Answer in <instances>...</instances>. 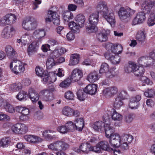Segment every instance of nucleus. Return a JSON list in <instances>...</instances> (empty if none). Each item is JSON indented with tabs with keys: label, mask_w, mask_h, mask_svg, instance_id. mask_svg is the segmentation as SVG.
<instances>
[{
	"label": "nucleus",
	"mask_w": 155,
	"mask_h": 155,
	"mask_svg": "<svg viewBox=\"0 0 155 155\" xmlns=\"http://www.w3.org/2000/svg\"><path fill=\"white\" fill-rule=\"evenodd\" d=\"M104 123L101 121H97L91 126V127L95 131L102 132L104 131L106 137L109 138V143L112 147L120 148L122 150L129 148L128 144L133 139V136L129 134L120 135L117 133H114V128L111 124L112 120L108 115L103 116Z\"/></svg>",
	"instance_id": "1"
},
{
	"label": "nucleus",
	"mask_w": 155,
	"mask_h": 155,
	"mask_svg": "<svg viewBox=\"0 0 155 155\" xmlns=\"http://www.w3.org/2000/svg\"><path fill=\"white\" fill-rule=\"evenodd\" d=\"M96 10L100 12L107 22L112 27H114L116 24V19L113 12L108 13V8L107 3L101 2L97 5Z\"/></svg>",
	"instance_id": "2"
},
{
	"label": "nucleus",
	"mask_w": 155,
	"mask_h": 155,
	"mask_svg": "<svg viewBox=\"0 0 155 155\" xmlns=\"http://www.w3.org/2000/svg\"><path fill=\"white\" fill-rule=\"evenodd\" d=\"M74 19L76 22L73 21L69 22L68 26L71 30L77 32L84 26L86 18L83 14H79L75 16Z\"/></svg>",
	"instance_id": "3"
},
{
	"label": "nucleus",
	"mask_w": 155,
	"mask_h": 155,
	"mask_svg": "<svg viewBox=\"0 0 155 155\" xmlns=\"http://www.w3.org/2000/svg\"><path fill=\"white\" fill-rule=\"evenodd\" d=\"M124 71L127 73L132 72L135 76H140L144 74V69L143 68L137 65L134 62L129 61L124 67Z\"/></svg>",
	"instance_id": "4"
},
{
	"label": "nucleus",
	"mask_w": 155,
	"mask_h": 155,
	"mask_svg": "<svg viewBox=\"0 0 155 155\" xmlns=\"http://www.w3.org/2000/svg\"><path fill=\"white\" fill-rule=\"evenodd\" d=\"M97 11L91 14L88 17V21L89 25L86 26V31L88 33L94 32L99 21V13L100 12L97 10Z\"/></svg>",
	"instance_id": "5"
},
{
	"label": "nucleus",
	"mask_w": 155,
	"mask_h": 155,
	"mask_svg": "<svg viewBox=\"0 0 155 155\" xmlns=\"http://www.w3.org/2000/svg\"><path fill=\"white\" fill-rule=\"evenodd\" d=\"M27 64L18 60H13L10 64L12 71L16 74L23 73L25 70Z\"/></svg>",
	"instance_id": "6"
},
{
	"label": "nucleus",
	"mask_w": 155,
	"mask_h": 155,
	"mask_svg": "<svg viewBox=\"0 0 155 155\" xmlns=\"http://www.w3.org/2000/svg\"><path fill=\"white\" fill-rule=\"evenodd\" d=\"M143 2L141 5V9L147 14H149L147 24L149 26H151L155 25V10Z\"/></svg>",
	"instance_id": "7"
},
{
	"label": "nucleus",
	"mask_w": 155,
	"mask_h": 155,
	"mask_svg": "<svg viewBox=\"0 0 155 155\" xmlns=\"http://www.w3.org/2000/svg\"><path fill=\"white\" fill-rule=\"evenodd\" d=\"M37 19L33 17H28L24 19L22 23V27L25 30L32 31L37 27Z\"/></svg>",
	"instance_id": "8"
},
{
	"label": "nucleus",
	"mask_w": 155,
	"mask_h": 155,
	"mask_svg": "<svg viewBox=\"0 0 155 155\" xmlns=\"http://www.w3.org/2000/svg\"><path fill=\"white\" fill-rule=\"evenodd\" d=\"M11 130L15 134H22L27 133L28 128L25 124L18 123L12 125L11 127Z\"/></svg>",
	"instance_id": "9"
},
{
	"label": "nucleus",
	"mask_w": 155,
	"mask_h": 155,
	"mask_svg": "<svg viewBox=\"0 0 155 155\" xmlns=\"http://www.w3.org/2000/svg\"><path fill=\"white\" fill-rule=\"evenodd\" d=\"M16 30L13 26L5 28L2 32L1 36L4 39H8L12 38L15 34Z\"/></svg>",
	"instance_id": "10"
},
{
	"label": "nucleus",
	"mask_w": 155,
	"mask_h": 155,
	"mask_svg": "<svg viewBox=\"0 0 155 155\" xmlns=\"http://www.w3.org/2000/svg\"><path fill=\"white\" fill-rule=\"evenodd\" d=\"M105 48L107 50L110 51L115 54H121L123 49V47L121 45L110 43L106 44Z\"/></svg>",
	"instance_id": "11"
},
{
	"label": "nucleus",
	"mask_w": 155,
	"mask_h": 155,
	"mask_svg": "<svg viewBox=\"0 0 155 155\" xmlns=\"http://www.w3.org/2000/svg\"><path fill=\"white\" fill-rule=\"evenodd\" d=\"M110 148L107 141H102L98 143L96 146L94 147V151L96 153H100L101 150L105 151H109Z\"/></svg>",
	"instance_id": "12"
},
{
	"label": "nucleus",
	"mask_w": 155,
	"mask_h": 155,
	"mask_svg": "<svg viewBox=\"0 0 155 155\" xmlns=\"http://www.w3.org/2000/svg\"><path fill=\"white\" fill-rule=\"evenodd\" d=\"M73 150L78 153L81 152L87 153L90 151H94V147L90 146L88 143H81L79 147H75Z\"/></svg>",
	"instance_id": "13"
},
{
	"label": "nucleus",
	"mask_w": 155,
	"mask_h": 155,
	"mask_svg": "<svg viewBox=\"0 0 155 155\" xmlns=\"http://www.w3.org/2000/svg\"><path fill=\"white\" fill-rule=\"evenodd\" d=\"M135 11L130 8L127 9L121 8L118 12V15L119 18L122 21H124L129 18L132 14L134 13Z\"/></svg>",
	"instance_id": "14"
},
{
	"label": "nucleus",
	"mask_w": 155,
	"mask_h": 155,
	"mask_svg": "<svg viewBox=\"0 0 155 155\" xmlns=\"http://www.w3.org/2000/svg\"><path fill=\"white\" fill-rule=\"evenodd\" d=\"M83 76L82 71L78 68H75L72 71L70 79L72 82H76L79 81Z\"/></svg>",
	"instance_id": "15"
},
{
	"label": "nucleus",
	"mask_w": 155,
	"mask_h": 155,
	"mask_svg": "<svg viewBox=\"0 0 155 155\" xmlns=\"http://www.w3.org/2000/svg\"><path fill=\"white\" fill-rule=\"evenodd\" d=\"M146 20L145 13L143 12L137 13L136 16L133 19L131 24L135 25L143 23Z\"/></svg>",
	"instance_id": "16"
},
{
	"label": "nucleus",
	"mask_w": 155,
	"mask_h": 155,
	"mask_svg": "<svg viewBox=\"0 0 155 155\" xmlns=\"http://www.w3.org/2000/svg\"><path fill=\"white\" fill-rule=\"evenodd\" d=\"M16 19V16L14 14H8L4 17L1 24L2 26L12 24L15 22Z\"/></svg>",
	"instance_id": "17"
},
{
	"label": "nucleus",
	"mask_w": 155,
	"mask_h": 155,
	"mask_svg": "<svg viewBox=\"0 0 155 155\" xmlns=\"http://www.w3.org/2000/svg\"><path fill=\"white\" fill-rule=\"evenodd\" d=\"M24 138L27 141L33 144L38 143L43 141L42 138L35 135H25L24 136Z\"/></svg>",
	"instance_id": "18"
},
{
	"label": "nucleus",
	"mask_w": 155,
	"mask_h": 155,
	"mask_svg": "<svg viewBox=\"0 0 155 155\" xmlns=\"http://www.w3.org/2000/svg\"><path fill=\"white\" fill-rule=\"evenodd\" d=\"M118 91L117 88L115 86H112L105 88L102 91L103 94L107 97L114 96Z\"/></svg>",
	"instance_id": "19"
},
{
	"label": "nucleus",
	"mask_w": 155,
	"mask_h": 155,
	"mask_svg": "<svg viewBox=\"0 0 155 155\" xmlns=\"http://www.w3.org/2000/svg\"><path fill=\"white\" fill-rule=\"evenodd\" d=\"M17 111L20 113L21 115L19 117L20 120H25L29 114V110L27 107L21 106H17L16 107Z\"/></svg>",
	"instance_id": "20"
},
{
	"label": "nucleus",
	"mask_w": 155,
	"mask_h": 155,
	"mask_svg": "<svg viewBox=\"0 0 155 155\" xmlns=\"http://www.w3.org/2000/svg\"><path fill=\"white\" fill-rule=\"evenodd\" d=\"M100 74L105 73L107 78H111L113 77V75L110 71L109 67L108 64L105 63H103L99 70Z\"/></svg>",
	"instance_id": "21"
},
{
	"label": "nucleus",
	"mask_w": 155,
	"mask_h": 155,
	"mask_svg": "<svg viewBox=\"0 0 155 155\" xmlns=\"http://www.w3.org/2000/svg\"><path fill=\"white\" fill-rule=\"evenodd\" d=\"M97 85L95 84H89L83 89V91L87 94L93 95L97 92Z\"/></svg>",
	"instance_id": "22"
},
{
	"label": "nucleus",
	"mask_w": 155,
	"mask_h": 155,
	"mask_svg": "<svg viewBox=\"0 0 155 155\" xmlns=\"http://www.w3.org/2000/svg\"><path fill=\"white\" fill-rule=\"evenodd\" d=\"M75 128L78 131L82 130L84 126V121L82 117L76 118L74 121Z\"/></svg>",
	"instance_id": "23"
},
{
	"label": "nucleus",
	"mask_w": 155,
	"mask_h": 155,
	"mask_svg": "<svg viewBox=\"0 0 155 155\" xmlns=\"http://www.w3.org/2000/svg\"><path fill=\"white\" fill-rule=\"evenodd\" d=\"M110 33L109 30H103L97 35V40L101 42L106 41L107 39V35Z\"/></svg>",
	"instance_id": "24"
},
{
	"label": "nucleus",
	"mask_w": 155,
	"mask_h": 155,
	"mask_svg": "<svg viewBox=\"0 0 155 155\" xmlns=\"http://www.w3.org/2000/svg\"><path fill=\"white\" fill-rule=\"evenodd\" d=\"M148 56H145L140 57L137 60L139 65L142 67H147L151 66L153 64L148 61Z\"/></svg>",
	"instance_id": "25"
},
{
	"label": "nucleus",
	"mask_w": 155,
	"mask_h": 155,
	"mask_svg": "<svg viewBox=\"0 0 155 155\" xmlns=\"http://www.w3.org/2000/svg\"><path fill=\"white\" fill-rule=\"evenodd\" d=\"M28 95L29 98L33 102H36L39 99V94L33 88H31L29 89Z\"/></svg>",
	"instance_id": "26"
},
{
	"label": "nucleus",
	"mask_w": 155,
	"mask_h": 155,
	"mask_svg": "<svg viewBox=\"0 0 155 155\" xmlns=\"http://www.w3.org/2000/svg\"><path fill=\"white\" fill-rule=\"evenodd\" d=\"M38 46L37 43L35 41H33L30 44L27 48V52L29 55H31L37 52Z\"/></svg>",
	"instance_id": "27"
},
{
	"label": "nucleus",
	"mask_w": 155,
	"mask_h": 155,
	"mask_svg": "<svg viewBox=\"0 0 155 155\" xmlns=\"http://www.w3.org/2000/svg\"><path fill=\"white\" fill-rule=\"evenodd\" d=\"M5 51L8 57L11 59L13 58L16 54V52L13 48L10 45L6 46Z\"/></svg>",
	"instance_id": "28"
},
{
	"label": "nucleus",
	"mask_w": 155,
	"mask_h": 155,
	"mask_svg": "<svg viewBox=\"0 0 155 155\" xmlns=\"http://www.w3.org/2000/svg\"><path fill=\"white\" fill-rule=\"evenodd\" d=\"M46 35L45 29L40 28L35 30L33 33V36L36 38L40 39L43 38Z\"/></svg>",
	"instance_id": "29"
},
{
	"label": "nucleus",
	"mask_w": 155,
	"mask_h": 155,
	"mask_svg": "<svg viewBox=\"0 0 155 155\" xmlns=\"http://www.w3.org/2000/svg\"><path fill=\"white\" fill-rule=\"evenodd\" d=\"M105 56L106 58L109 59L113 64H118L120 61V57L117 55L114 56L110 55L108 53L105 54Z\"/></svg>",
	"instance_id": "30"
},
{
	"label": "nucleus",
	"mask_w": 155,
	"mask_h": 155,
	"mask_svg": "<svg viewBox=\"0 0 155 155\" xmlns=\"http://www.w3.org/2000/svg\"><path fill=\"white\" fill-rule=\"evenodd\" d=\"M99 78L98 74L95 71L91 72L87 76V80L90 83H94Z\"/></svg>",
	"instance_id": "31"
},
{
	"label": "nucleus",
	"mask_w": 155,
	"mask_h": 155,
	"mask_svg": "<svg viewBox=\"0 0 155 155\" xmlns=\"http://www.w3.org/2000/svg\"><path fill=\"white\" fill-rule=\"evenodd\" d=\"M57 58L55 57H52L50 54V56L47 59L46 62V68L50 69L52 68L56 64V59Z\"/></svg>",
	"instance_id": "32"
},
{
	"label": "nucleus",
	"mask_w": 155,
	"mask_h": 155,
	"mask_svg": "<svg viewBox=\"0 0 155 155\" xmlns=\"http://www.w3.org/2000/svg\"><path fill=\"white\" fill-rule=\"evenodd\" d=\"M80 57L78 54H71L70 56L69 65L71 66H74L77 65L80 61Z\"/></svg>",
	"instance_id": "33"
},
{
	"label": "nucleus",
	"mask_w": 155,
	"mask_h": 155,
	"mask_svg": "<svg viewBox=\"0 0 155 155\" xmlns=\"http://www.w3.org/2000/svg\"><path fill=\"white\" fill-rule=\"evenodd\" d=\"M62 17L64 22H68L72 20L74 16L73 13L70 11H67L63 13Z\"/></svg>",
	"instance_id": "34"
},
{
	"label": "nucleus",
	"mask_w": 155,
	"mask_h": 155,
	"mask_svg": "<svg viewBox=\"0 0 155 155\" xmlns=\"http://www.w3.org/2000/svg\"><path fill=\"white\" fill-rule=\"evenodd\" d=\"M66 51V49L65 48L59 47L54 50L51 53V56H54L57 58L58 57L65 53Z\"/></svg>",
	"instance_id": "35"
},
{
	"label": "nucleus",
	"mask_w": 155,
	"mask_h": 155,
	"mask_svg": "<svg viewBox=\"0 0 155 155\" xmlns=\"http://www.w3.org/2000/svg\"><path fill=\"white\" fill-rule=\"evenodd\" d=\"M48 89L46 88L41 91L39 93V96H42V100L46 101L51 100V96L50 94H48Z\"/></svg>",
	"instance_id": "36"
},
{
	"label": "nucleus",
	"mask_w": 155,
	"mask_h": 155,
	"mask_svg": "<svg viewBox=\"0 0 155 155\" xmlns=\"http://www.w3.org/2000/svg\"><path fill=\"white\" fill-rule=\"evenodd\" d=\"M16 97L20 101H25L27 99L28 94L26 92L22 91L18 93L16 95Z\"/></svg>",
	"instance_id": "37"
},
{
	"label": "nucleus",
	"mask_w": 155,
	"mask_h": 155,
	"mask_svg": "<svg viewBox=\"0 0 155 155\" xmlns=\"http://www.w3.org/2000/svg\"><path fill=\"white\" fill-rule=\"evenodd\" d=\"M11 143V140L10 138H2L0 140V147H7L10 145Z\"/></svg>",
	"instance_id": "38"
},
{
	"label": "nucleus",
	"mask_w": 155,
	"mask_h": 155,
	"mask_svg": "<svg viewBox=\"0 0 155 155\" xmlns=\"http://www.w3.org/2000/svg\"><path fill=\"white\" fill-rule=\"evenodd\" d=\"M60 144L61 140L57 141L50 144L48 146V147L53 150L56 151L59 150Z\"/></svg>",
	"instance_id": "39"
},
{
	"label": "nucleus",
	"mask_w": 155,
	"mask_h": 155,
	"mask_svg": "<svg viewBox=\"0 0 155 155\" xmlns=\"http://www.w3.org/2000/svg\"><path fill=\"white\" fill-rule=\"evenodd\" d=\"M72 109L68 106L64 107L62 109L61 113L63 115L68 116H72Z\"/></svg>",
	"instance_id": "40"
},
{
	"label": "nucleus",
	"mask_w": 155,
	"mask_h": 155,
	"mask_svg": "<svg viewBox=\"0 0 155 155\" xmlns=\"http://www.w3.org/2000/svg\"><path fill=\"white\" fill-rule=\"evenodd\" d=\"M111 116L112 120H114V121H120L123 119V116L120 114L115 111L111 114ZM112 121V120L111 122Z\"/></svg>",
	"instance_id": "41"
},
{
	"label": "nucleus",
	"mask_w": 155,
	"mask_h": 155,
	"mask_svg": "<svg viewBox=\"0 0 155 155\" xmlns=\"http://www.w3.org/2000/svg\"><path fill=\"white\" fill-rule=\"evenodd\" d=\"M140 81L142 84L143 86L146 84L148 85H151L153 84V82L145 76H142L140 79Z\"/></svg>",
	"instance_id": "42"
},
{
	"label": "nucleus",
	"mask_w": 155,
	"mask_h": 155,
	"mask_svg": "<svg viewBox=\"0 0 155 155\" xmlns=\"http://www.w3.org/2000/svg\"><path fill=\"white\" fill-rule=\"evenodd\" d=\"M10 87L11 90L16 91L22 89V85L21 83L18 82L11 84Z\"/></svg>",
	"instance_id": "43"
},
{
	"label": "nucleus",
	"mask_w": 155,
	"mask_h": 155,
	"mask_svg": "<svg viewBox=\"0 0 155 155\" xmlns=\"http://www.w3.org/2000/svg\"><path fill=\"white\" fill-rule=\"evenodd\" d=\"M31 39V36L28 33H26L23 35L21 37L22 45H25Z\"/></svg>",
	"instance_id": "44"
},
{
	"label": "nucleus",
	"mask_w": 155,
	"mask_h": 155,
	"mask_svg": "<svg viewBox=\"0 0 155 155\" xmlns=\"http://www.w3.org/2000/svg\"><path fill=\"white\" fill-rule=\"evenodd\" d=\"M71 82L70 78H68L61 82L59 84V86L62 88H66L70 85Z\"/></svg>",
	"instance_id": "45"
},
{
	"label": "nucleus",
	"mask_w": 155,
	"mask_h": 155,
	"mask_svg": "<svg viewBox=\"0 0 155 155\" xmlns=\"http://www.w3.org/2000/svg\"><path fill=\"white\" fill-rule=\"evenodd\" d=\"M119 98L116 97L113 106L116 109H119L124 104L123 102Z\"/></svg>",
	"instance_id": "46"
},
{
	"label": "nucleus",
	"mask_w": 155,
	"mask_h": 155,
	"mask_svg": "<svg viewBox=\"0 0 155 155\" xmlns=\"http://www.w3.org/2000/svg\"><path fill=\"white\" fill-rule=\"evenodd\" d=\"M144 95L148 97H153L155 96V90L152 88L148 89L144 92Z\"/></svg>",
	"instance_id": "47"
},
{
	"label": "nucleus",
	"mask_w": 155,
	"mask_h": 155,
	"mask_svg": "<svg viewBox=\"0 0 155 155\" xmlns=\"http://www.w3.org/2000/svg\"><path fill=\"white\" fill-rule=\"evenodd\" d=\"M55 11L50 10L48 11V13L45 16V21L46 23H50L52 21L53 15H54Z\"/></svg>",
	"instance_id": "48"
},
{
	"label": "nucleus",
	"mask_w": 155,
	"mask_h": 155,
	"mask_svg": "<svg viewBox=\"0 0 155 155\" xmlns=\"http://www.w3.org/2000/svg\"><path fill=\"white\" fill-rule=\"evenodd\" d=\"M3 109H4L6 111L10 113H13L15 111L14 107L8 101Z\"/></svg>",
	"instance_id": "49"
},
{
	"label": "nucleus",
	"mask_w": 155,
	"mask_h": 155,
	"mask_svg": "<svg viewBox=\"0 0 155 155\" xmlns=\"http://www.w3.org/2000/svg\"><path fill=\"white\" fill-rule=\"evenodd\" d=\"M52 21L53 24L55 25H58L60 24V16L55 11L54 15H53Z\"/></svg>",
	"instance_id": "50"
},
{
	"label": "nucleus",
	"mask_w": 155,
	"mask_h": 155,
	"mask_svg": "<svg viewBox=\"0 0 155 155\" xmlns=\"http://www.w3.org/2000/svg\"><path fill=\"white\" fill-rule=\"evenodd\" d=\"M145 38L146 35L143 31L139 32L136 37V39L138 41L141 42H144L145 41Z\"/></svg>",
	"instance_id": "51"
},
{
	"label": "nucleus",
	"mask_w": 155,
	"mask_h": 155,
	"mask_svg": "<svg viewBox=\"0 0 155 155\" xmlns=\"http://www.w3.org/2000/svg\"><path fill=\"white\" fill-rule=\"evenodd\" d=\"M41 77V81L43 84L49 83L50 76L48 72H45Z\"/></svg>",
	"instance_id": "52"
},
{
	"label": "nucleus",
	"mask_w": 155,
	"mask_h": 155,
	"mask_svg": "<svg viewBox=\"0 0 155 155\" xmlns=\"http://www.w3.org/2000/svg\"><path fill=\"white\" fill-rule=\"evenodd\" d=\"M64 97L67 99L73 100L74 99V95L71 91H68L64 94Z\"/></svg>",
	"instance_id": "53"
},
{
	"label": "nucleus",
	"mask_w": 155,
	"mask_h": 155,
	"mask_svg": "<svg viewBox=\"0 0 155 155\" xmlns=\"http://www.w3.org/2000/svg\"><path fill=\"white\" fill-rule=\"evenodd\" d=\"M57 130L58 132L62 134L67 133L68 131L65 125L58 126Z\"/></svg>",
	"instance_id": "54"
},
{
	"label": "nucleus",
	"mask_w": 155,
	"mask_h": 155,
	"mask_svg": "<svg viewBox=\"0 0 155 155\" xmlns=\"http://www.w3.org/2000/svg\"><path fill=\"white\" fill-rule=\"evenodd\" d=\"M78 99L80 101H84L85 98V94L81 90H79L77 93Z\"/></svg>",
	"instance_id": "55"
},
{
	"label": "nucleus",
	"mask_w": 155,
	"mask_h": 155,
	"mask_svg": "<svg viewBox=\"0 0 155 155\" xmlns=\"http://www.w3.org/2000/svg\"><path fill=\"white\" fill-rule=\"evenodd\" d=\"M35 71L37 75L40 77H41L45 73L43 69L39 66L36 67Z\"/></svg>",
	"instance_id": "56"
},
{
	"label": "nucleus",
	"mask_w": 155,
	"mask_h": 155,
	"mask_svg": "<svg viewBox=\"0 0 155 155\" xmlns=\"http://www.w3.org/2000/svg\"><path fill=\"white\" fill-rule=\"evenodd\" d=\"M127 95V92L123 90L117 94L116 97L119 98L120 99L123 100L126 99Z\"/></svg>",
	"instance_id": "57"
},
{
	"label": "nucleus",
	"mask_w": 155,
	"mask_h": 155,
	"mask_svg": "<svg viewBox=\"0 0 155 155\" xmlns=\"http://www.w3.org/2000/svg\"><path fill=\"white\" fill-rule=\"evenodd\" d=\"M10 117L7 114L4 113L0 114V121H9L10 120Z\"/></svg>",
	"instance_id": "58"
},
{
	"label": "nucleus",
	"mask_w": 155,
	"mask_h": 155,
	"mask_svg": "<svg viewBox=\"0 0 155 155\" xmlns=\"http://www.w3.org/2000/svg\"><path fill=\"white\" fill-rule=\"evenodd\" d=\"M60 146L59 150H65L69 148V145L63 141L61 140Z\"/></svg>",
	"instance_id": "59"
},
{
	"label": "nucleus",
	"mask_w": 155,
	"mask_h": 155,
	"mask_svg": "<svg viewBox=\"0 0 155 155\" xmlns=\"http://www.w3.org/2000/svg\"><path fill=\"white\" fill-rule=\"evenodd\" d=\"M68 131L75 128L74 123L71 121H68L65 124Z\"/></svg>",
	"instance_id": "60"
},
{
	"label": "nucleus",
	"mask_w": 155,
	"mask_h": 155,
	"mask_svg": "<svg viewBox=\"0 0 155 155\" xmlns=\"http://www.w3.org/2000/svg\"><path fill=\"white\" fill-rule=\"evenodd\" d=\"M48 133L46 130H44L42 133V136L46 140H51L54 137L53 136L48 134Z\"/></svg>",
	"instance_id": "61"
},
{
	"label": "nucleus",
	"mask_w": 155,
	"mask_h": 155,
	"mask_svg": "<svg viewBox=\"0 0 155 155\" xmlns=\"http://www.w3.org/2000/svg\"><path fill=\"white\" fill-rule=\"evenodd\" d=\"M75 37V35L73 31H69L66 35V38L68 40L71 41L73 40Z\"/></svg>",
	"instance_id": "62"
},
{
	"label": "nucleus",
	"mask_w": 155,
	"mask_h": 155,
	"mask_svg": "<svg viewBox=\"0 0 155 155\" xmlns=\"http://www.w3.org/2000/svg\"><path fill=\"white\" fill-rule=\"evenodd\" d=\"M129 105L131 109H137L138 103L130 99Z\"/></svg>",
	"instance_id": "63"
},
{
	"label": "nucleus",
	"mask_w": 155,
	"mask_h": 155,
	"mask_svg": "<svg viewBox=\"0 0 155 155\" xmlns=\"http://www.w3.org/2000/svg\"><path fill=\"white\" fill-rule=\"evenodd\" d=\"M146 5H148L149 7L153 8V7L155 8V1H152L150 0H145L143 2Z\"/></svg>",
	"instance_id": "64"
}]
</instances>
